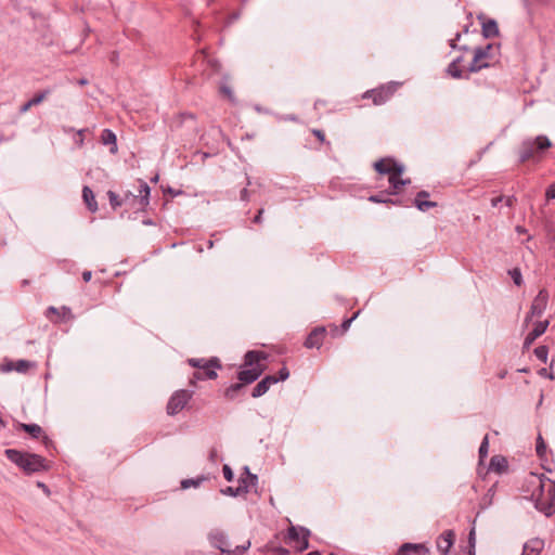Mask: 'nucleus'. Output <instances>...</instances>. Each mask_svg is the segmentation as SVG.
Instances as JSON below:
<instances>
[{
  "label": "nucleus",
  "mask_w": 555,
  "mask_h": 555,
  "mask_svg": "<svg viewBox=\"0 0 555 555\" xmlns=\"http://www.w3.org/2000/svg\"><path fill=\"white\" fill-rule=\"evenodd\" d=\"M83 132H85V130H82V129L77 131L78 139L76 140V143L78 146L83 145Z\"/></svg>",
  "instance_id": "45"
},
{
  "label": "nucleus",
  "mask_w": 555,
  "mask_h": 555,
  "mask_svg": "<svg viewBox=\"0 0 555 555\" xmlns=\"http://www.w3.org/2000/svg\"><path fill=\"white\" fill-rule=\"evenodd\" d=\"M289 376V371L286 366H283L279 371V377L268 375L263 379H261L253 389L251 396L254 398H258L263 396L272 385L276 384L279 380H286Z\"/></svg>",
  "instance_id": "10"
},
{
  "label": "nucleus",
  "mask_w": 555,
  "mask_h": 555,
  "mask_svg": "<svg viewBox=\"0 0 555 555\" xmlns=\"http://www.w3.org/2000/svg\"><path fill=\"white\" fill-rule=\"evenodd\" d=\"M257 476L254 474H250L248 468L245 467V477L241 478L240 485H243V480H246V485L249 486V489L255 487L257 483Z\"/></svg>",
  "instance_id": "31"
},
{
  "label": "nucleus",
  "mask_w": 555,
  "mask_h": 555,
  "mask_svg": "<svg viewBox=\"0 0 555 555\" xmlns=\"http://www.w3.org/2000/svg\"><path fill=\"white\" fill-rule=\"evenodd\" d=\"M535 451L539 457L543 459L546 455V446L541 435L537 438Z\"/></svg>",
  "instance_id": "32"
},
{
  "label": "nucleus",
  "mask_w": 555,
  "mask_h": 555,
  "mask_svg": "<svg viewBox=\"0 0 555 555\" xmlns=\"http://www.w3.org/2000/svg\"><path fill=\"white\" fill-rule=\"evenodd\" d=\"M82 198L91 212H95L98 210V203L95 201L94 193L89 186H83Z\"/></svg>",
  "instance_id": "25"
},
{
  "label": "nucleus",
  "mask_w": 555,
  "mask_h": 555,
  "mask_svg": "<svg viewBox=\"0 0 555 555\" xmlns=\"http://www.w3.org/2000/svg\"><path fill=\"white\" fill-rule=\"evenodd\" d=\"M192 398V392L181 389L177 390L169 398L167 413L171 416L181 412Z\"/></svg>",
  "instance_id": "11"
},
{
  "label": "nucleus",
  "mask_w": 555,
  "mask_h": 555,
  "mask_svg": "<svg viewBox=\"0 0 555 555\" xmlns=\"http://www.w3.org/2000/svg\"><path fill=\"white\" fill-rule=\"evenodd\" d=\"M49 93V90H44L36 94L33 99H30V104H33L34 106L40 104L48 96Z\"/></svg>",
  "instance_id": "36"
},
{
  "label": "nucleus",
  "mask_w": 555,
  "mask_h": 555,
  "mask_svg": "<svg viewBox=\"0 0 555 555\" xmlns=\"http://www.w3.org/2000/svg\"><path fill=\"white\" fill-rule=\"evenodd\" d=\"M481 30L486 38H493L499 35V27L494 20H483L481 23Z\"/></svg>",
  "instance_id": "24"
},
{
  "label": "nucleus",
  "mask_w": 555,
  "mask_h": 555,
  "mask_svg": "<svg viewBox=\"0 0 555 555\" xmlns=\"http://www.w3.org/2000/svg\"><path fill=\"white\" fill-rule=\"evenodd\" d=\"M79 83L83 86V85H86V83H87V80L81 79V80H79Z\"/></svg>",
  "instance_id": "56"
},
{
  "label": "nucleus",
  "mask_w": 555,
  "mask_h": 555,
  "mask_svg": "<svg viewBox=\"0 0 555 555\" xmlns=\"http://www.w3.org/2000/svg\"><path fill=\"white\" fill-rule=\"evenodd\" d=\"M374 169L380 176H387L389 182L388 194H397L402 186L410 183L409 179H402L404 171L403 165L391 157L380 158L374 163Z\"/></svg>",
  "instance_id": "1"
},
{
  "label": "nucleus",
  "mask_w": 555,
  "mask_h": 555,
  "mask_svg": "<svg viewBox=\"0 0 555 555\" xmlns=\"http://www.w3.org/2000/svg\"><path fill=\"white\" fill-rule=\"evenodd\" d=\"M35 367V363L27 360L5 361L2 363V372L16 371L18 373H26Z\"/></svg>",
  "instance_id": "16"
},
{
  "label": "nucleus",
  "mask_w": 555,
  "mask_h": 555,
  "mask_svg": "<svg viewBox=\"0 0 555 555\" xmlns=\"http://www.w3.org/2000/svg\"><path fill=\"white\" fill-rule=\"evenodd\" d=\"M493 50L492 44H488L485 48H477L474 51V59L469 64L468 70L470 73L479 72L490 66L492 61L491 52Z\"/></svg>",
  "instance_id": "9"
},
{
  "label": "nucleus",
  "mask_w": 555,
  "mask_h": 555,
  "mask_svg": "<svg viewBox=\"0 0 555 555\" xmlns=\"http://www.w3.org/2000/svg\"><path fill=\"white\" fill-rule=\"evenodd\" d=\"M38 486L40 487V489H47L46 485H43V483L39 482Z\"/></svg>",
  "instance_id": "55"
},
{
  "label": "nucleus",
  "mask_w": 555,
  "mask_h": 555,
  "mask_svg": "<svg viewBox=\"0 0 555 555\" xmlns=\"http://www.w3.org/2000/svg\"><path fill=\"white\" fill-rule=\"evenodd\" d=\"M198 485H199V481L194 480V479H185V480H182V482H181V487L183 489H188L190 487H197Z\"/></svg>",
  "instance_id": "40"
},
{
  "label": "nucleus",
  "mask_w": 555,
  "mask_h": 555,
  "mask_svg": "<svg viewBox=\"0 0 555 555\" xmlns=\"http://www.w3.org/2000/svg\"><path fill=\"white\" fill-rule=\"evenodd\" d=\"M534 354L540 361L545 363L547 361L548 349L546 346H539L534 349Z\"/></svg>",
  "instance_id": "33"
},
{
  "label": "nucleus",
  "mask_w": 555,
  "mask_h": 555,
  "mask_svg": "<svg viewBox=\"0 0 555 555\" xmlns=\"http://www.w3.org/2000/svg\"><path fill=\"white\" fill-rule=\"evenodd\" d=\"M22 428L31 437L39 438L42 436V428L37 424H22Z\"/></svg>",
  "instance_id": "29"
},
{
  "label": "nucleus",
  "mask_w": 555,
  "mask_h": 555,
  "mask_svg": "<svg viewBox=\"0 0 555 555\" xmlns=\"http://www.w3.org/2000/svg\"><path fill=\"white\" fill-rule=\"evenodd\" d=\"M454 532L452 530L444 531L437 539V548L441 555H448L450 548L454 543Z\"/></svg>",
  "instance_id": "17"
},
{
  "label": "nucleus",
  "mask_w": 555,
  "mask_h": 555,
  "mask_svg": "<svg viewBox=\"0 0 555 555\" xmlns=\"http://www.w3.org/2000/svg\"><path fill=\"white\" fill-rule=\"evenodd\" d=\"M505 376V372L500 374V377L503 378Z\"/></svg>",
  "instance_id": "58"
},
{
  "label": "nucleus",
  "mask_w": 555,
  "mask_h": 555,
  "mask_svg": "<svg viewBox=\"0 0 555 555\" xmlns=\"http://www.w3.org/2000/svg\"><path fill=\"white\" fill-rule=\"evenodd\" d=\"M548 324H550V322L547 320L538 321L537 323H534V326H533L532 331L525 338L524 348L525 349H529L530 346L532 345V343L538 337H540L542 334L545 333V331L547 330Z\"/></svg>",
  "instance_id": "15"
},
{
  "label": "nucleus",
  "mask_w": 555,
  "mask_h": 555,
  "mask_svg": "<svg viewBox=\"0 0 555 555\" xmlns=\"http://www.w3.org/2000/svg\"><path fill=\"white\" fill-rule=\"evenodd\" d=\"M428 548L421 543H404L398 550L397 555L426 554Z\"/></svg>",
  "instance_id": "19"
},
{
  "label": "nucleus",
  "mask_w": 555,
  "mask_h": 555,
  "mask_svg": "<svg viewBox=\"0 0 555 555\" xmlns=\"http://www.w3.org/2000/svg\"><path fill=\"white\" fill-rule=\"evenodd\" d=\"M306 555H321V554L318 551H314V552H310V553H308Z\"/></svg>",
  "instance_id": "53"
},
{
  "label": "nucleus",
  "mask_w": 555,
  "mask_h": 555,
  "mask_svg": "<svg viewBox=\"0 0 555 555\" xmlns=\"http://www.w3.org/2000/svg\"><path fill=\"white\" fill-rule=\"evenodd\" d=\"M548 304V293L546 289H541L532 300L529 313L526 317L525 322L528 323L534 317H541L545 311Z\"/></svg>",
  "instance_id": "13"
},
{
  "label": "nucleus",
  "mask_w": 555,
  "mask_h": 555,
  "mask_svg": "<svg viewBox=\"0 0 555 555\" xmlns=\"http://www.w3.org/2000/svg\"><path fill=\"white\" fill-rule=\"evenodd\" d=\"M333 335H337L338 334V328L336 326L333 327Z\"/></svg>",
  "instance_id": "52"
},
{
  "label": "nucleus",
  "mask_w": 555,
  "mask_h": 555,
  "mask_svg": "<svg viewBox=\"0 0 555 555\" xmlns=\"http://www.w3.org/2000/svg\"><path fill=\"white\" fill-rule=\"evenodd\" d=\"M107 196H108L109 203L114 209H116L117 207H119L121 205V202L119 201V197L115 192L108 191Z\"/></svg>",
  "instance_id": "37"
},
{
  "label": "nucleus",
  "mask_w": 555,
  "mask_h": 555,
  "mask_svg": "<svg viewBox=\"0 0 555 555\" xmlns=\"http://www.w3.org/2000/svg\"><path fill=\"white\" fill-rule=\"evenodd\" d=\"M461 61H462V59L459 57L449 64L447 72L451 77H453V78L462 77V69L460 66Z\"/></svg>",
  "instance_id": "28"
},
{
  "label": "nucleus",
  "mask_w": 555,
  "mask_h": 555,
  "mask_svg": "<svg viewBox=\"0 0 555 555\" xmlns=\"http://www.w3.org/2000/svg\"><path fill=\"white\" fill-rule=\"evenodd\" d=\"M545 197L547 201L555 199V182L547 188L545 192Z\"/></svg>",
  "instance_id": "41"
},
{
  "label": "nucleus",
  "mask_w": 555,
  "mask_h": 555,
  "mask_svg": "<svg viewBox=\"0 0 555 555\" xmlns=\"http://www.w3.org/2000/svg\"><path fill=\"white\" fill-rule=\"evenodd\" d=\"M428 196L429 194L426 191H421L417 193L414 204L421 211H426L437 206L436 202L426 201Z\"/></svg>",
  "instance_id": "20"
},
{
  "label": "nucleus",
  "mask_w": 555,
  "mask_h": 555,
  "mask_svg": "<svg viewBox=\"0 0 555 555\" xmlns=\"http://www.w3.org/2000/svg\"><path fill=\"white\" fill-rule=\"evenodd\" d=\"M508 274L511 275L512 280L517 286H520L522 284V276L519 268H514L509 270Z\"/></svg>",
  "instance_id": "34"
},
{
  "label": "nucleus",
  "mask_w": 555,
  "mask_h": 555,
  "mask_svg": "<svg viewBox=\"0 0 555 555\" xmlns=\"http://www.w3.org/2000/svg\"><path fill=\"white\" fill-rule=\"evenodd\" d=\"M92 273L91 271H83L82 272V280L87 283L91 280Z\"/></svg>",
  "instance_id": "47"
},
{
  "label": "nucleus",
  "mask_w": 555,
  "mask_h": 555,
  "mask_svg": "<svg viewBox=\"0 0 555 555\" xmlns=\"http://www.w3.org/2000/svg\"><path fill=\"white\" fill-rule=\"evenodd\" d=\"M469 544L472 547H475V529H472L469 532Z\"/></svg>",
  "instance_id": "48"
},
{
  "label": "nucleus",
  "mask_w": 555,
  "mask_h": 555,
  "mask_svg": "<svg viewBox=\"0 0 555 555\" xmlns=\"http://www.w3.org/2000/svg\"><path fill=\"white\" fill-rule=\"evenodd\" d=\"M101 142L104 145H109L111 153L116 154L118 151L116 134L111 129H104L101 134Z\"/></svg>",
  "instance_id": "22"
},
{
  "label": "nucleus",
  "mask_w": 555,
  "mask_h": 555,
  "mask_svg": "<svg viewBox=\"0 0 555 555\" xmlns=\"http://www.w3.org/2000/svg\"><path fill=\"white\" fill-rule=\"evenodd\" d=\"M46 317L53 323L68 322L74 319V314L69 307L62 306L60 308L49 307Z\"/></svg>",
  "instance_id": "14"
},
{
  "label": "nucleus",
  "mask_w": 555,
  "mask_h": 555,
  "mask_svg": "<svg viewBox=\"0 0 555 555\" xmlns=\"http://www.w3.org/2000/svg\"><path fill=\"white\" fill-rule=\"evenodd\" d=\"M242 387H243L242 383L231 385L230 387H228L224 390V397L227 399L233 400L235 398V396L237 395V392L242 389Z\"/></svg>",
  "instance_id": "30"
},
{
  "label": "nucleus",
  "mask_w": 555,
  "mask_h": 555,
  "mask_svg": "<svg viewBox=\"0 0 555 555\" xmlns=\"http://www.w3.org/2000/svg\"><path fill=\"white\" fill-rule=\"evenodd\" d=\"M31 106H34V105H33V104H30V100H29V101H27L25 104H23V105H22V107H21V112H22V113H25V112H27Z\"/></svg>",
  "instance_id": "49"
},
{
  "label": "nucleus",
  "mask_w": 555,
  "mask_h": 555,
  "mask_svg": "<svg viewBox=\"0 0 555 555\" xmlns=\"http://www.w3.org/2000/svg\"><path fill=\"white\" fill-rule=\"evenodd\" d=\"M507 460L502 455H495L491 459L489 464V470L498 474H502L507 470Z\"/></svg>",
  "instance_id": "23"
},
{
  "label": "nucleus",
  "mask_w": 555,
  "mask_h": 555,
  "mask_svg": "<svg viewBox=\"0 0 555 555\" xmlns=\"http://www.w3.org/2000/svg\"><path fill=\"white\" fill-rule=\"evenodd\" d=\"M248 491H249V486L246 485V480H243V485H240L236 488L228 487L222 492L224 494L236 496V495H240V494H243V493H247Z\"/></svg>",
  "instance_id": "27"
},
{
  "label": "nucleus",
  "mask_w": 555,
  "mask_h": 555,
  "mask_svg": "<svg viewBox=\"0 0 555 555\" xmlns=\"http://www.w3.org/2000/svg\"><path fill=\"white\" fill-rule=\"evenodd\" d=\"M262 214H263V209L261 208V209L258 210V214L254 218V222L255 223H260L261 222Z\"/></svg>",
  "instance_id": "46"
},
{
  "label": "nucleus",
  "mask_w": 555,
  "mask_h": 555,
  "mask_svg": "<svg viewBox=\"0 0 555 555\" xmlns=\"http://www.w3.org/2000/svg\"><path fill=\"white\" fill-rule=\"evenodd\" d=\"M552 143L545 135L525 140L519 149V160L526 163L535 157L537 153L551 147Z\"/></svg>",
  "instance_id": "6"
},
{
  "label": "nucleus",
  "mask_w": 555,
  "mask_h": 555,
  "mask_svg": "<svg viewBox=\"0 0 555 555\" xmlns=\"http://www.w3.org/2000/svg\"><path fill=\"white\" fill-rule=\"evenodd\" d=\"M209 540L214 547L228 555H243L250 546V542L247 541L245 545L236 546L232 550L227 537L221 531L211 532Z\"/></svg>",
  "instance_id": "7"
},
{
  "label": "nucleus",
  "mask_w": 555,
  "mask_h": 555,
  "mask_svg": "<svg viewBox=\"0 0 555 555\" xmlns=\"http://www.w3.org/2000/svg\"><path fill=\"white\" fill-rule=\"evenodd\" d=\"M489 450V438L488 435L483 438L480 447H479V456L483 460L488 455Z\"/></svg>",
  "instance_id": "35"
},
{
  "label": "nucleus",
  "mask_w": 555,
  "mask_h": 555,
  "mask_svg": "<svg viewBox=\"0 0 555 555\" xmlns=\"http://www.w3.org/2000/svg\"><path fill=\"white\" fill-rule=\"evenodd\" d=\"M325 327L314 328L307 337L305 346L307 348H320L325 337Z\"/></svg>",
  "instance_id": "18"
},
{
  "label": "nucleus",
  "mask_w": 555,
  "mask_h": 555,
  "mask_svg": "<svg viewBox=\"0 0 555 555\" xmlns=\"http://www.w3.org/2000/svg\"><path fill=\"white\" fill-rule=\"evenodd\" d=\"M397 86L393 83H389L386 86H380L376 89L369 90L363 94L364 99H372L375 105H382L386 103L396 92Z\"/></svg>",
  "instance_id": "12"
},
{
  "label": "nucleus",
  "mask_w": 555,
  "mask_h": 555,
  "mask_svg": "<svg viewBox=\"0 0 555 555\" xmlns=\"http://www.w3.org/2000/svg\"><path fill=\"white\" fill-rule=\"evenodd\" d=\"M544 543L540 539H532L525 543L521 555H540Z\"/></svg>",
  "instance_id": "21"
},
{
  "label": "nucleus",
  "mask_w": 555,
  "mask_h": 555,
  "mask_svg": "<svg viewBox=\"0 0 555 555\" xmlns=\"http://www.w3.org/2000/svg\"><path fill=\"white\" fill-rule=\"evenodd\" d=\"M369 199L374 203H387L388 202V199L383 194L373 195Z\"/></svg>",
  "instance_id": "44"
},
{
  "label": "nucleus",
  "mask_w": 555,
  "mask_h": 555,
  "mask_svg": "<svg viewBox=\"0 0 555 555\" xmlns=\"http://www.w3.org/2000/svg\"><path fill=\"white\" fill-rule=\"evenodd\" d=\"M150 192H151V189L147 185V183L142 182L140 184L139 195H138V197L140 198L139 205L141 208H145L149 205Z\"/></svg>",
  "instance_id": "26"
},
{
  "label": "nucleus",
  "mask_w": 555,
  "mask_h": 555,
  "mask_svg": "<svg viewBox=\"0 0 555 555\" xmlns=\"http://www.w3.org/2000/svg\"><path fill=\"white\" fill-rule=\"evenodd\" d=\"M266 356L261 351H248L244 357V363L237 374L243 385L251 384L262 374L264 365L261 363Z\"/></svg>",
  "instance_id": "4"
},
{
  "label": "nucleus",
  "mask_w": 555,
  "mask_h": 555,
  "mask_svg": "<svg viewBox=\"0 0 555 555\" xmlns=\"http://www.w3.org/2000/svg\"><path fill=\"white\" fill-rule=\"evenodd\" d=\"M310 532L304 527L291 526L285 538L286 543L292 545L296 552H304L309 546Z\"/></svg>",
  "instance_id": "8"
},
{
  "label": "nucleus",
  "mask_w": 555,
  "mask_h": 555,
  "mask_svg": "<svg viewBox=\"0 0 555 555\" xmlns=\"http://www.w3.org/2000/svg\"><path fill=\"white\" fill-rule=\"evenodd\" d=\"M358 315V313H356L352 318L348 319V320H345L343 323H341V333H345L348 331V328L350 327V324L351 322L354 320V318Z\"/></svg>",
  "instance_id": "42"
},
{
  "label": "nucleus",
  "mask_w": 555,
  "mask_h": 555,
  "mask_svg": "<svg viewBox=\"0 0 555 555\" xmlns=\"http://www.w3.org/2000/svg\"><path fill=\"white\" fill-rule=\"evenodd\" d=\"M223 91L228 94H230V90L228 88H223Z\"/></svg>",
  "instance_id": "57"
},
{
  "label": "nucleus",
  "mask_w": 555,
  "mask_h": 555,
  "mask_svg": "<svg viewBox=\"0 0 555 555\" xmlns=\"http://www.w3.org/2000/svg\"><path fill=\"white\" fill-rule=\"evenodd\" d=\"M535 479L537 488L532 492L535 507L546 516H551L555 513V481L543 475L535 476Z\"/></svg>",
  "instance_id": "2"
},
{
  "label": "nucleus",
  "mask_w": 555,
  "mask_h": 555,
  "mask_svg": "<svg viewBox=\"0 0 555 555\" xmlns=\"http://www.w3.org/2000/svg\"><path fill=\"white\" fill-rule=\"evenodd\" d=\"M268 550L271 551L274 555H288L289 551L282 546H268Z\"/></svg>",
  "instance_id": "38"
},
{
  "label": "nucleus",
  "mask_w": 555,
  "mask_h": 555,
  "mask_svg": "<svg viewBox=\"0 0 555 555\" xmlns=\"http://www.w3.org/2000/svg\"><path fill=\"white\" fill-rule=\"evenodd\" d=\"M188 363L191 366L201 370L193 374V377L190 380V383L192 385H194L196 380H201V379H205V378L216 379L218 376L217 370L221 367L219 360L216 358L208 359V360L191 358L188 360Z\"/></svg>",
  "instance_id": "5"
},
{
  "label": "nucleus",
  "mask_w": 555,
  "mask_h": 555,
  "mask_svg": "<svg viewBox=\"0 0 555 555\" xmlns=\"http://www.w3.org/2000/svg\"><path fill=\"white\" fill-rule=\"evenodd\" d=\"M223 477L227 481H232L233 479V472L228 465H223L222 468Z\"/></svg>",
  "instance_id": "39"
},
{
  "label": "nucleus",
  "mask_w": 555,
  "mask_h": 555,
  "mask_svg": "<svg viewBox=\"0 0 555 555\" xmlns=\"http://www.w3.org/2000/svg\"><path fill=\"white\" fill-rule=\"evenodd\" d=\"M5 455L26 474L39 473L48 469L47 461L41 455L24 453L13 449L5 450Z\"/></svg>",
  "instance_id": "3"
},
{
  "label": "nucleus",
  "mask_w": 555,
  "mask_h": 555,
  "mask_svg": "<svg viewBox=\"0 0 555 555\" xmlns=\"http://www.w3.org/2000/svg\"><path fill=\"white\" fill-rule=\"evenodd\" d=\"M157 180H158V177L156 176V177L153 179V181H154V182H157Z\"/></svg>",
  "instance_id": "59"
},
{
  "label": "nucleus",
  "mask_w": 555,
  "mask_h": 555,
  "mask_svg": "<svg viewBox=\"0 0 555 555\" xmlns=\"http://www.w3.org/2000/svg\"><path fill=\"white\" fill-rule=\"evenodd\" d=\"M312 133L315 135V138L321 142L325 143V134L322 130L313 129Z\"/></svg>",
  "instance_id": "43"
},
{
  "label": "nucleus",
  "mask_w": 555,
  "mask_h": 555,
  "mask_svg": "<svg viewBox=\"0 0 555 555\" xmlns=\"http://www.w3.org/2000/svg\"><path fill=\"white\" fill-rule=\"evenodd\" d=\"M516 230H517L518 233H525L526 232V230L524 228H521V227H517Z\"/></svg>",
  "instance_id": "51"
},
{
  "label": "nucleus",
  "mask_w": 555,
  "mask_h": 555,
  "mask_svg": "<svg viewBox=\"0 0 555 555\" xmlns=\"http://www.w3.org/2000/svg\"><path fill=\"white\" fill-rule=\"evenodd\" d=\"M502 201V197H494L491 201L493 207L498 206V204Z\"/></svg>",
  "instance_id": "50"
},
{
  "label": "nucleus",
  "mask_w": 555,
  "mask_h": 555,
  "mask_svg": "<svg viewBox=\"0 0 555 555\" xmlns=\"http://www.w3.org/2000/svg\"><path fill=\"white\" fill-rule=\"evenodd\" d=\"M246 193H247V191H246V190H243V191H242V197H243V198H245V197H246Z\"/></svg>",
  "instance_id": "54"
}]
</instances>
